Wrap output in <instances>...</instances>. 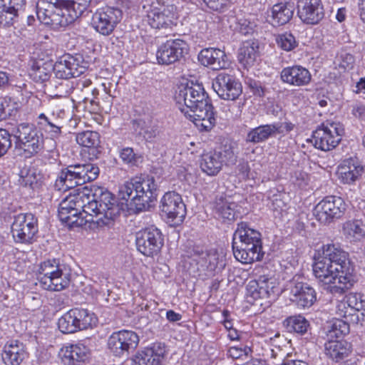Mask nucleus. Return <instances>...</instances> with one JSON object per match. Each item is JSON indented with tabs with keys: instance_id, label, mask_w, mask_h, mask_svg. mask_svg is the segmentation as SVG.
<instances>
[{
	"instance_id": "3",
	"label": "nucleus",
	"mask_w": 365,
	"mask_h": 365,
	"mask_svg": "<svg viewBox=\"0 0 365 365\" xmlns=\"http://www.w3.org/2000/svg\"><path fill=\"white\" fill-rule=\"evenodd\" d=\"M157 185L153 176H135L120 187V195L137 212L146 211L157 198Z\"/></svg>"
},
{
	"instance_id": "50",
	"label": "nucleus",
	"mask_w": 365,
	"mask_h": 365,
	"mask_svg": "<svg viewBox=\"0 0 365 365\" xmlns=\"http://www.w3.org/2000/svg\"><path fill=\"white\" fill-rule=\"evenodd\" d=\"M91 2V0H66L64 3L76 20L87 11Z\"/></svg>"
},
{
	"instance_id": "28",
	"label": "nucleus",
	"mask_w": 365,
	"mask_h": 365,
	"mask_svg": "<svg viewBox=\"0 0 365 365\" xmlns=\"http://www.w3.org/2000/svg\"><path fill=\"white\" fill-rule=\"evenodd\" d=\"M233 254L237 260L243 264H251L263 258L262 245L239 243L232 245Z\"/></svg>"
},
{
	"instance_id": "63",
	"label": "nucleus",
	"mask_w": 365,
	"mask_h": 365,
	"mask_svg": "<svg viewBox=\"0 0 365 365\" xmlns=\"http://www.w3.org/2000/svg\"><path fill=\"white\" fill-rule=\"evenodd\" d=\"M251 89L253 93L256 96L262 97L264 95V89L259 82H253L250 83Z\"/></svg>"
},
{
	"instance_id": "49",
	"label": "nucleus",
	"mask_w": 365,
	"mask_h": 365,
	"mask_svg": "<svg viewBox=\"0 0 365 365\" xmlns=\"http://www.w3.org/2000/svg\"><path fill=\"white\" fill-rule=\"evenodd\" d=\"M120 158L130 167H138L143 161V157L140 154L135 153L130 147L124 148L120 150Z\"/></svg>"
},
{
	"instance_id": "26",
	"label": "nucleus",
	"mask_w": 365,
	"mask_h": 365,
	"mask_svg": "<svg viewBox=\"0 0 365 365\" xmlns=\"http://www.w3.org/2000/svg\"><path fill=\"white\" fill-rule=\"evenodd\" d=\"M198 60L204 66H210L213 70L225 69L229 66V61L225 52L215 48L202 49Z\"/></svg>"
},
{
	"instance_id": "7",
	"label": "nucleus",
	"mask_w": 365,
	"mask_h": 365,
	"mask_svg": "<svg viewBox=\"0 0 365 365\" xmlns=\"http://www.w3.org/2000/svg\"><path fill=\"white\" fill-rule=\"evenodd\" d=\"M98 167L92 163H76L61 170L55 182L58 190L72 189L95 180L99 175Z\"/></svg>"
},
{
	"instance_id": "16",
	"label": "nucleus",
	"mask_w": 365,
	"mask_h": 365,
	"mask_svg": "<svg viewBox=\"0 0 365 365\" xmlns=\"http://www.w3.org/2000/svg\"><path fill=\"white\" fill-rule=\"evenodd\" d=\"M160 207L169 222L177 225L183 222L186 215V207L181 195L178 192H165L161 198Z\"/></svg>"
},
{
	"instance_id": "11",
	"label": "nucleus",
	"mask_w": 365,
	"mask_h": 365,
	"mask_svg": "<svg viewBox=\"0 0 365 365\" xmlns=\"http://www.w3.org/2000/svg\"><path fill=\"white\" fill-rule=\"evenodd\" d=\"M346 211L344 200L337 196H327L314 209V215L322 224L329 225L340 219Z\"/></svg>"
},
{
	"instance_id": "24",
	"label": "nucleus",
	"mask_w": 365,
	"mask_h": 365,
	"mask_svg": "<svg viewBox=\"0 0 365 365\" xmlns=\"http://www.w3.org/2000/svg\"><path fill=\"white\" fill-rule=\"evenodd\" d=\"M291 300L302 308L310 307L317 300L316 292L309 284L302 282H291Z\"/></svg>"
},
{
	"instance_id": "21",
	"label": "nucleus",
	"mask_w": 365,
	"mask_h": 365,
	"mask_svg": "<svg viewBox=\"0 0 365 365\" xmlns=\"http://www.w3.org/2000/svg\"><path fill=\"white\" fill-rule=\"evenodd\" d=\"M81 63H82L81 56L64 55L59 61L53 65L52 72L54 73V77L59 79L76 78L86 70Z\"/></svg>"
},
{
	"instance_id": "57",
	"label": "nucleus",
	"mask_w": 365,
	"mask_h": 365,
	"mask_svg": "<svg viewBox=\"0 0 365 365\" xmlns=\"http://www.w3.org/2000/svg\"><path fill=\"white\" fill-rule=\"evenodd\" d=\"M205 5L211 11L219 13L224 12L229 4V0H202Z\"/></svg>"
},
{
	"instance_id": "47",
	"label": "nucleus",
	"mask_w": 365,
	"mask_h": 365,
	"mask_svg": "<svg viewBox=\"0 0 365 365\" xmlns=\"http://www.w3.org/2000/svg\"><path fill=\"white\" fill-rule=\"evenodd\" d=\"M68 79H59L56 78V77H53L48 82V86L50 89L53 90V93L56 96H66L68 95L71 90L72 89V86L70 85L68 81Z\"/></svg>"
},
{
	"instance_id": "45",
	"label": "nucleus",
	"mask_w": 365,
	"mask_h": 365,
	"mask_svg": "<svg viewBox=\"0 0 365 365\" xmlns=\"http://www.w3.org/2000/svg\"><path fill=\"white\" fill-rule=\"evenodd\" d=\"M285 322L289 331L299 334L306 333L309 327V322L301 315L290 317L286 319Z\"/></svg>"
},
{
	"instance_id": "31",
	"label": "nucleus",
	"mask_w": 365,
	"mask_h": 365,
	"mask_svg": "<svg viewBox=\"0 0 365 365\" xmlns=\"http://www.w3.org/2000/svg\"><path fill=\"white\" fill-rule=\"evenodd\" d=\"M213 211L218 217L228 222L235 220L240 215L237 204L222 197L216 199Z\"/></svg>"
},
{
	"instance_id": "43",
	"label": "nucleus",
	"mask_w": 365,
	"mask_h": 365,
	"mask_svg": "<svg viewBox=\"0 0 365 365\" xmlns=\"http://www.w3.org/2000/svg\"><path fill=\"white\" fill-rule=\"evenodd\" d=\"M343 233L351 241L360 242L365 238V225L360 220H348L343 224Z\"/></svg>"
},
{
	"instance_id": "37",
	"label": "nucleus",
	"mask_w": 365,
	"mask_h": 365,
	"mask_svg": "<svg viewBox=\"0 0 365 365\" xmlns=\"http://www.w3.org/2000/svg\"><path fill=\"white\" fill-rule=\"evenodd\" d=\"M259 56V44L254 41H246L239 48L237 58L245 68L252 66Z\"/></svg>"
},
{
	"instance_id": "13",
	"label": "nucleus",
	"mask_w": 365,
	"mask_h": 365,
	"mask_svg": "<svg viewBox=\"0 0 365 365\" xmlns=\"http://www.w3.org/2000/svg\"><path fill=\"white\" fill-rule=\"evenodd\" d=\"M37 232V219L33 214L20 213L14 216L11 233L16 242L31 244Z\"/></svg>"
},
{
	"instance_id": "4",
	"label": "nucleus",
	"mask_w": 365,
	"mask_h": 365,
	"mask_svg": "<svg viewBox=\"0 0 365 365\" xmlns=\"http://www.w3.org/2000/svg\"><path fill=\"white\" fill-rule=\"evenodd\" d=\"M322 257L334 266L341 274L339 278V284L331 287L333 294H342L351 289L356 282L354 274V266L349 259V254L341 247L334 244L323 246Z\"/></svg>"
},
{
	"instance_id": "30",
	"label": "nucleus",
	"mask_w": 365,
	"mask_h": 365,
	"mask_svg": "<svg viewBox=\"0 0 365 365\" xmlns=\"http://www.w3.org/2000/svg\"><path fill=\"white\" fill-rule=\"evenodd\" d=\"M239 243L262 245L261 234L250 228L247 223L242 222L237 224L232 238V245H238Z\"/></svg>"
},
{
	"instance_id": "64",
	"label": "nucleus",
	"mask_w": 365,
	"mask_h": 365,
	"mask_svg": "<svg viewBox=\"0 0 365 365\" xmlns=\"http://www.w3.org/2000/svg\"><path fill=\"white\" fill-rule=\"evenodd\" d=\"M166 319L170 322H176L182 319V315L175 311L170 309L166 312Z\"/></svg>"
},
{
	"instance_id": "46",
	"label": "nucleus",
	"mask_w": 365,
	"mask_h": 365,
	"mask_svg": "<svg viewBox=\"0 0 365 365\" xmlns=\"http://www.w3.org/2000/svg\"><path fill=\"white\" fill-rule=\"evenodd\" d=\"M76 142L81 146L96 148L100 143V135L96 131L86 130L79 133L76 137Z\"/></svg>"
},
{
	"instance_id": "9",
	"label": "nucleus",
	"mask_w": 365,
	"mask_h": 365,
	"mask_svg": "<svg viewBox=\"0 0 365 365\" xmlns=\"http://www.w3.org/2000/svg\"><path fill=\"white\" fill-rule=\"evenodd\" d=\"M96 322L94 314L88 310L73 308L58 319V327L63 334H73L91 327Z\"/></svg>"
},
{
	"instance_id": "35",
	"label": "nucleus",
	"mask_w": 365,
	"mask_h": 365,
	"mask_svg": "<svg viewBox=\"0 0 365 365\" xmlns=\"http://www.w3.org/2000/svg\"><path fill=\"white\" fill-rule=\"evenodd\" d=\"M364 168L354 159H349L339 167L337 173L343 183L351 184L361 175Z\"/></svg>"
},
{
	"instance_id": "27",
	"label": "nucleus",
	"mask_w": 365,
	"mask_h": 365,
	"mask_svg": "<svg viewBox=\"0 0 365 365\" xmlns=\"http://www.w3.org/2000/svg\"><path fill=\"white\" fill-rule=\"evenodd\" d=\"M280 78L284 83L289 85L302 86L309 83L312 76L307 68L301 66H293L283 68Z\"/></svg>"
},
{
	"instance_id": "62",
	"label": "nucleus",
	"mask_w": 365,
	"mask_h": 365,
	"mask_svg": "<svg viewBox=\"0 0 365 365\" xmlns=\"http://www.w3.org/2000/svg\"><path fill=\"white\" fill-rule=\"evenodd\" d=\"M10 78V73L0 71V89H5L9 86Z\"/></svg>"
},
{
	"instance_id": "10",
	"label": "nucleus",
	"mask_w": 365,
	"mask_h": 365,
	"mask_svg": "<svg viewBox=\"0 0 365 365\" xmlns=\"http://www.w3.org/2000/svg\"><path fill=\"white\" fill-rule=\"evenodd\" d=\"M236 160L234 148L230 144H225L218 150L203 153L200 165L202 172L215 176L222 170L224 163L234 164Z\"/></svg>"
},
{
	"instance_id": "6",
	"label": "nucleus",
	"mask_w": 365,
	"mask_h": 365,
	"mask_svg": "<svg viewBox=\"0 0 365 365\" xmlns=\"http://www.w3.org/2000/svg\"><path fill=\"white\" fill-rule=\"evenodd\" d=\"M71 269L59 259H48L41 263L38 279L46 290L58 292L68 287L71 282Z\"/></svg>"
},
{
	"instance_id": "51",
	"label": "nucleus",
	"mask_w": 365,
	"mask_h": 365,
	"mask_svg": "<svg viewBox=\"0 0 365 365\" xmlns=\"http://www.w3.org/2000/svg\"><path fill=\"white\" fill-rule=\"evenodd\" d=\"M19 183L23 187L34 189L38 184V178L34 170L23 169L19 174Z\"/></svg>"
},
{
	"instance_id": "59",
	"label": "nucleus",
	"mask_w": 365,
	"mask_h": 365,
	"mask_svg": "<svg viewBox=\"0 0 365 365\" xmlns=\"http://www.w3.org/2000/svg\"><path fill=\"white\" fill-rule=\"evenodd\" d=\"M339 66L344 70H349L353 68L354 63V57L353 55L344 53H341L339 58Z\"/></svg>"
},
{
	"instance_id": "36",
	"label": "nucleus",
	"mask_w": 365,
	"mask_h": 365,
	"mask_svg": "<svg viewBox=\"0 0 365 365\" xmlns=\"http://www.w3.org/2000/svg\"><path fill=\"white\" fill-rule=\"evenodd\" d=\"M25 356L26 352L22 343L11 341L4 346L2 360L6 365H19Z\"/></svg>"
},
{
	"instance_id": "33",
	"label": "nucleus",
	"mask_w": 365,
	"mask_h": 365,
	"mask_svg": "<svg viewBox=\"0 0 365 365\" xmlns=\"http://www.w3.org/2000/svg\"><path fill=\"white\" fill-rule=\"evenodd\" d=\"M325 354L338 362L348 357L352 351L351 344L345 340L329 339L324 345Z\"/></svg>"
},
{
	"instance_id": "2",
	"label": "nucleus",
	"mask_w": 365,
	"mask_h": 365,
	"mask_svg": "<svg viewBox=\"0 0 365 365\" xmlns=\"http://www.w3.org/2000/svg\"><path fill=\"white\" fill-rule=\"evenodd\" d=\"M175 101L178 108L200 130L209 131L215 125L214 107L201 84L181 83L175 92Z\"/></svg>"
},
{
	"instance_id": "42",
	"label": "nucleus",
	"mask_w": 365,
	"mask_h": 365,
	"mask_svg": "<svg viewBox=\"0 0 365 365\" xmlns=\"http://www.w3.org/2000/svg\"><path fill=\"white\" fill-rule=\"evenodd\" d=\"M200 264L208 272H220L225 266V257L216 250L211 249L205 251V255Z\"/></svg>"
},
{
	"instance_id": "15",
	"label": "nucleus",
	"mask_w": 365,
	"mask_h": 365,
	"mask_svg": "<svg viewBox=\"0 0 365 365\" xmlns=\"http://www.w3.org/2000/svg\"><path fill=\"white\" fill-rule=\"evenodd\" d=\"M138 250L146 257L157 255L164 244L161 231L155 227H146L136 233Z\"/></svg>"
},
{
	"instance_id": "41",
	"label": "nucleus",
	"mask_w": 365,
	"mask_h": 365,
	"mask_svg": "<svg viewBox=\"0 0 365 365\" xmlns=\"http://www.w3.org/2000/svg\"><path fill=\"white\" fill-rule=\"evenodd\" d=\"M91 81L89 79L80 81L78 86L81 88L82 96L81 99L86 104L91 112H96L98 110V103L95 99L98 95V91L96 88H91Z\"/></svg>"
},
{
	"instance_id": "29",
	"label": "nucleus",
	"mask_w": 365,
	"mask_h": 365,
	"mask_svg": "<svg viewBox=\"0 0 365 365\" xmlns=\"http://www.w3.org/2000/svg\"><path fill=\"white\" fill-rule=\"evenodd\" d=\"M266 275H261L256 280L250 281L247 285V294L254 299H267L273 292L274 283Z\"/></svg>"
},
{
	"instance_id": "8",
	"label": "nucleus",
	"mask_w": 365,
	"mask_h": 365,
	"mask_svg": "<svg viewBox=\"0 0 365 365\" xmlns=\"http://www.w3.org/2000/svg\"><path fill=\"white\" fill-rule=\"evenodd\" d=\"M149 25L154 29L170 28L174 25L176 7L165 5L163 0H146L143 5Z\"/></svg>"
},
{
	"instance_id": "12",
	"label": "nucleus",
	"mask_w": 365,
	"mask_h": 365,
	"mask_svg": "<svg viewBox=\"0 0 365 365\" xmlns=\"http://www.w3.org/2000/svg\"><path fill=\"white\" fill-rule=\"evenodd\" d=\"M43 133L38 130L33 125L23 123L17 126L15 138L19 148L28 154L33 156L41 151Z\"/></svg>"
},
{
	"instance_id": "56",
	"label": "nucleus",
	"mask_w": 365,
	"mask_h": 365,
	"mask_svg": "<svg viewBox=\"0 0 365 365\" xmlns=\"http://www.w3.org/2000/svg\"><path fill=\"white\" fill-rule=\"evenodd\" d=\"M11 138L8 130L0 128V157L4 155L11 147Z\"/></svg>"
},
{
	"instance_id": "53",
	"label": "nucleus",
	"mask_w": 365,
	"mask_h": 365,
	"mask_svg": "<svg viewBox=\"0 0 365 365\" xmlns=\"http://www.w3.org/2000/svg\"><path fill=\"white\" fill-rule=\"evenodd\" d=\"M25 4V0H0L1 7L8 9L19 17L24 14Z\"/></svg>"
},
{
	"instance_id": "1",
	"label": "nucleus",
	"mask_w": 365,
	"mask_h": 365,
	"mask_svg": "<svg viewBox=\"0 0 365 365\" xmlns=\"http://www.w3.org/2000/svg\"><path fill=\"white\" fill-rule=\"evenodd\" d=\"M120 214L113 195L102 187L85 186L76 195H69L58 207L60 220L70 227H81L86 222L99 227H110Z\"/></svg>"
},
{
	"instance_id": "60",
	"label": "nucleus",
	"mask_w": 365,
	"mask_h": 365,
	"mask_svg": "<svg viewBox=\"0 0 365 365\" xmlns=\"http://www.w3.org/2000/svg\"><path fill=\"white\" fill-rule=\"evenodd\" d=\"M58 137H52L50 138H43V135L42 136V150H46L47 152H52L56 148V138H58Z\"/></svg>"
},
{
	"instance_id": "48",
	"label": "nucleus",
	"mask_w": 365,
	"mask_h": 365,
	"mask_svg": "<svg viewBox=\"0 0 365 365\" xmlns=\"http://www.w3.org/2000/svg\"><path fill=\"white\" fill-rule=\"evenodd\" d=\"M349 333V324L342 319L333 321L330 329L328 330L327 336L329 339H339Z\"/></svg>"
},
{
	"instance_id": "19",
	"label": "nucleus",
	"mask_w": 365,
	"mask_h": 365,
	"mask_svg": "<svg viewBox=\"0 0 365 365\" xmlns=\"http://www.w3.org/2000/svg\"><path fill=\"white\" fill-rule=\"evenodd\" d=\"M212 87L218 96L223 100L235 101L242 93V85L233 76L219 73L212 82Z\"/></svg>"
},
{
	"instance_id": "23",
	"label": "nucleus",
	"mask_w": 365,
	"mask_h": 365,
	"mask_svg": "<svg viewBox=\"0 0 365 365\" xmlns=\"http://www.w3.org/2000/svg\"><path fill=\"white\" fill-rule=\"evenodd\" d=\"M297 14L307 24H317L324 16V9L321 0H299Z\"/></svg>"
},
{
	"instance_id": "22",
	"label": "nucleus",
	"mask_w": 365,
	"mask_h": 365,
	"mask_svg": "<svg viewBox=\"0 0 365 365\" xmlns=\"http://www.w3.org/2000/svg\"><path fill=\"white\" fill-rule=\"evenodd\" d=\"M312 267L319 282L327 286L330 292L332 286L340 285L339 278L342 275L341 272L339 269L336 271V267L322 256L314 259Z\"/></svg>"
},
{
	"instance_id": "17",
	"label": "nucleus",
	"mask_w": 365,
	"mask_h": 365,
	"mask_svg": "<svg viewBox=\"0 0 365 365\" xmlns=\"http://www.w3.org/2000/svg\"><path fill=\"white\" fill-rule=\"evenodd\" d=\"M139 343V337L132 331L121 330L113 333L108 341L110 352L115 356L125 358L130 351L134 350Z\"/></svg>"
},
{
	"instance_id": "39",
	"label": "nucleus",
	"mask_w": 365,
	"mask_h": 365,
	"mask_svg": "<svg viewBox=\"0 0 365 365\" xmlns=\"http://www.w3.org/2000/svg\"><path fill=\"white\" fill-rule=\"evenodd\" d=\"M270 22L274 26H280L286 24L292 19L294 14V8L287 4H277L272 9Z\"/></svg>"
},
{
	"instance_id": "54",
	"label": "nucleus",
	"mask_w": 365,
	"mask_h": 365,
	"mask_svg": "<svg viewBox=\"0 0 365 365\" xmlns=\"http://www.w3.org/2000/svg\"><path fill=\"white\" fill-rule=\"evenodd\" d=\"M145 122L142 120H133V125L134 129L136 130L137 128H140L143 132H140V134H143V138L147 140H151L156 138L159 131L156 126H145L144 127Z\"/></svg>"
},
{
	"instance_id": "44",
	"label": "nucleus",
	"mask_w": 365,
	"mask_h": 365,
	"mask_svg": "<svg viewBox=\"0 0 365 365\" xmlns=\"http://www.w3.org/2000/svg\"><path fill=\"white\" fill-rule=\"evenodd\" d=\"M37 123L41 130L52 137H59L61 133L62 126L60 125L59 120L53 115L47 116L44 113H41L38 116Z\"/></svg>"
},
{
	"instance_id": "14",
	"label": "nucleus",
	"mask_w": 365,
	"mask_h": 365,
	"mask_svg": "<svg viewBox=\"0 0 365 365\" xmlns=\"http://www.w3.org/2000/svg\"><path fill=\"white\" fill-rule=\"evenodd\" d=\"M344 129L335 123L322 124L312 134L314 145L316 148L329 151L335 148L341 140Z\"/></svg>"
},
{
	"instance_id": "52",
	"label": "nucleus",
	"mask_w": 365,
	"mask_h": 365,
	"mask_svg": "<svg viewBox=\"0 0 365 365\" xmlns=\"http://www.w3.org/2000/svg\"><path fill=\"white\" fill-rule=\"evenodd\" d=\"M276 41L278 46L286 51H292L298 46V42L291 33L279 35L276 38Z\"/></svg>"
},
{
	"instance_id": "38",
	"label": "nucleus",
	"mask_w": 365,
	"mask_h": 365,
	"mask_svg": "<svg viewBox=\"0 0 365 365\" xmlns=\"http://www.w3.org/2000/svg\"><path fill=\"white\" fill-rule=\"evenodd\" d=\"M347 306L356 312V314H349L351 316V321L356 323L365 322V299L359 293H349L346 297Z\"/></svg>"
},
{
	"instance_id": "61",
	"label": "nucleus",
	"mask_w": 365,
	"mask_h": 365,
	"mask_svg": "<svg viewBox=\"0 0 365 365\" xmlns=\"http://www.w3.org/2000/svg\"><path fill=\"white\" fill-rule=\"evenodd\" d=\"M191 257H195V260L201 263L205 255V251L200 246H194L190 252Z\"/></svg>"
},
{
	"instance_id": "18",
	"label": "nucleus",
	"mask_w": 365,
	"mask_h": 365,
	"mask_svg": "<svg viewBox=\"0 0 365 365\" xmlns=\"http://www.w3.org/2000/svg\"><path fill=\"white\" fill-rule=\"evenodd\" d=\"M187 51L188 45L185 41L170 39L158 47L156 58L159 64L168 66L180 61Z\"/></svg>"
},
{
	"instance_id": "25",
	"label": "nucleus",
	"mask_w": 365,
	"mask_h": 365,
	"mask_svg": "<svg viewBox=\"0 0 365 365\" xmlns=\"http://www.w3.org/2000/svg\"><path fill=\"white\" fill-rule=\"evenodd\" d=\"M165 352V346L163 344L154 343L150 346L138 351L133 361L135 365H161Z\"/></svg>"
},
{
	"instance_id": "32",
	"label": "nucleus",
	"mask_w": 365,
	"mask_h": 365,
	"mask_svg": "<svg viewBox=\"0 0 365 365\" xmlns=\"http://www.w3.org/2000/svg\"><path fill=\"white\" fill-rule=\"evenodd\" d=\"M65 365H82L88 358V349L82 344H71L62 349Z\"/></svg>"
},
{
	"instance_id": "34",
	"label": "nucleus",
	"mask_w": 365,
	"mask_h": 365,
	"mask_svg": "<svg viewBox=\"0 0 365 365\" xmlns=\"http://www.w3.org/2000/svg\"><path fill=\"white\" fill-rule=\"evenodd\" d=\"M282 132L283 130L279 124L262 125L251 129L247 134L245 140L247 143H259Z\"/></svg>"
},
{
	"instance_id": "5",
	"label": "nucleus",
	"mask_w": 365,
	"mask_h": 365,
	"mask_svg": "<svg viewBox=\"0 0 365 365\" xmlns=\"http://www.w3.org/2000/svg\"><path fill=\"white\" fill-rule=\"evenodd\" d=\"M66 0H38L36 16L43 24L53 29L66 27L76 21L69 8L65 4Z\"/></svg>"
},
{
	"instance_id": "58",
	"label": "nucleus",
	"mask_w": 365,
	"mask_h": 365,
	"mask_svg": "<svg viewBox=\"0 0 365 365\" xmlns=\"http://www.w3.org/2000/svg\"><path fill=\"white\" fill-rule=\"evenodd\" d=\"M252 352V349L248 346L243 347L232 346L228 349V355L232 359H240L242 356H248Z\"/></svg>"
},
{
	"instance_id": "20",
	"label": "nucleus",
	"mask_w": 365,
	"mask_h": 365,
	"mask_svg": "<svg viewBox=\"0 0 365 365\" xmlns=\"http://www.w3.org/2000/svg\"><path fill=\"white\" fill-rule=\"evenodd\" d=\"M122 18V11L118 8L105 7L98 10L92 18L94 29L100 34H110Z\"/></svg>"
},
{
	"instance_id": "40",
	"label": "nucleus",
	"mask_w": 365,
	"mask_h": 365,
	"mask_svg": "<svg viewBox=\"0 0 365 365\" xmlns=\"http://www.w3.org/2000/svg\"><path fill=\"white\" fill-rule=\"evenodd\" d=\"M52 71L53 63L51 62L39 60L33 63L29 76L34 81L43 83L51 80Z\"/></svg>"
},
{
	"instance_id": "55",
	"label": "nucleus",
	"mask_w": 365,
	"mask_h": 365,
	"mask_svg": "<svg viewBox=\"0 0 365 365\" xmlns=\"http://www.w3.org/2000/svg\"><path fill=\"white\" fill-rule=\"evenodd\" d=\"M19 16L0 5V26H10L19 20Z\"/></svg>"
}]
</instances>
